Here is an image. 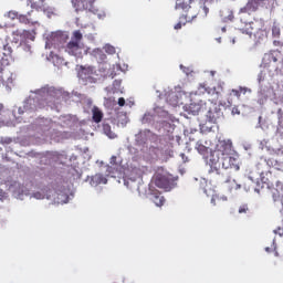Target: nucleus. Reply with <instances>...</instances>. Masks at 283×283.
Here are the masks:
<instances>
[{
  "mask_svg": "<svg viewBox=\"0 0 283 283\" xmlns=\"http://www.w3.org/2000/svg\"><path fill=\"white\" fill-rule=\"evenodd\" d=\"M240 156L233 149V143L231 139L219 140L216 145L214 151L211 154L208 164L210 165V174H216L217 180L219 182H230V191H238L241 186L231 181V177L227 169H234V171H240Z\"/></svg>",
  "mask_w": 283,
  "mask_h": 283,
  "instance_id": "obj_1",
  "label": "nucleus"
},
{
  "mask_svg": "<svg viewBox=\"0 0 283 283\" xmlns=\"http://www.w3.org/2000/svg\"><path fill=\"white\" fill-rule=\"evenodd\" d=\"M211 105H213L211 101L203 102L202 99L197 98L195 101L191 99L190 104H186L184 106V109L188 114H192V116H197L199 112H203V113H207L208 118H213L212 116L213 112L211 111Z\"/></svg>",
  "mask_w": 283,
  "mask_h": 283,
  "instance_id": "obj_2",
  "label": "nucleus"
},
{
  "mask_svg": "<svg viewBox=\"0 0 283 283\" xmlns=\"http://www.w3.org/2000/svg\"><path fill=\"white\" fill-rule=\"evenodd\" d=\"M81 41H83V33H81V30L74 31L72 41L66 45V52L71 54V56H82L83 46H81Z\"/></svg>",
  "mask_w": 283,
  "mask_h": 283,
  "instance_id": "obj_3",
  "label": "nucleus"
},
{
  "mask_svg": "<svg viewBox=\"0 0 283 283\" xmlns=\"http://www.w3.org/2000/svg\"><path fill=\"white\" fill-rule=\"evenodd\" d=\"M155 185L159 189H165L166 191H169L174 188V176L167 174V172H156L154 176Z\"/></svg>",
  "mask_w": 283,
  "mask_h": 283,
  "instance_id": "obj_4",
  "label": "nucleus"
},
{
  "mask_svg": "<svg viewBox=\"0 0 283 283\" xmlns=\"http://www.w3.org/2000/svg\"><path fill=\"white\" fill-rule=\"evenodd\" d=\"M71 3L75 12H83L87 10L93 14H98V8L94 6V3H96V0H71Z\"/></svg>",
  "mask_w": 283,
  "mask_h": 283,
  "instance_id": "obj_5",
  "label": "nucleus"
},
{
  "mask_svg": "<svg viewBox=\"0 0 283 283\" xmlns=\"http://www.w3.org/2000/svg\"><path fill=\"white\" fill-rule=\"evenodd\" d=\"M78 76L84 81H87V78H92V76H94V66H81Z\"/></svg>",
  "mask_w": 283,
  "mask_h": 283,
  "instance_id": "obj_6",
  "label": "nucleus"
},
{
  "mask_svg": "<svg viewBox=\"0 0 283 283\" xmlns=\"http://www.w3.org/2000/svg\"><path fill=\"white\" fill-rule=\"evenodd\" d=\"M150 200L154 202V205H156V207H163V205H165V198L163 195H160V192H154Z\"/></svg>",
  "mask_w": 283,
  "mask_h": 283,
  "instance_id": "obj_7",
  "label": "nucleus"
},
{
  "mask_svg": "<svg viewBox=\"0 0 283 283\" xmlns=\"http://www.w3.org/2000/svg\"><path fill=\"white\" fill-rule=\"evenodd\" d=\"M191 0H176V10H189Z\"/></svg>",
  "mask_w": 283,
  "mask_h": 283,
  "instance_id": "obj_8",
  "label": "nucleus"
},
{
  "mask_svg": "<svg viewBox=\"0 0 283 283\" xmlns=\"http://www.w3.org/2000/svg\"><path fill=\"white\" fill-rule=\"evenodd\" d=\"M92 114H93L94 123H101V120H103V111H101V108H98V106L93 107Z\"/></svg>",
  "mask_w": 283,
  "mask_h": 283,
  "instance_id": "obj_9",
  "label": "nucleus"
},
{
  "mask_svg": "<svg viewBox=\"0 0 283 283\" xmlns=\"http://www.w3.org/2000/svg\"><path fill=\"white\" fill-rule=\"evenodd\" d=\"M92 182L95 185H107V178L103 174H96L93 176Z\"/></svg>",
  "mask_w": 283,
  "mask_h": 283,
  "instance_id": "obj_10",
  "label": "nucleus"
},
{
  "mask_svg": "<svg viewBox=\"0 0 283 283\" xmlns=\"http://www.w3.org/2000/svg\"><path fill=\"white\" fill-rule=\"evenodd\" d=\"M103 132L108 138H116V133L112 132V126L109 124H103Z\"/></svg>",
  "mask_w": 283,
  "mask_h": 283,
  "instance_id": "obj_11",
  "label": "nucleus"
},
{
  "mask_svg": "<svg viewBox=\"0 0 283 283\" xmlns=\"http://www.w3.org/2000/svg\"><path fill=\"white\" fill-rule=\"evenodd\" d=\"M242 94H247V87L240 86L239 90L232 88L230 92V96H235L237 98H240Z\"/></svg>",
  "mask_w": 283,
  "mask_h": 283,
  "instance_id": "obj_12",
  "label": "nucleus"
},
{
  "mask_svg": "<svg viewBox=\"0 0 283 283\" xmlns=\"http://www.w3.org/2000/svg\"><path fill=\"white\" fill-rule=\"evenodd\" d=\"M196 149H197V151H199L201 154V156H205V154H207V151H209V148L200 142H197Z\"/></svg>",
  "mask_w": 283,
  "mask_h": 283,
  "instance_id": "obj_13",
  "label": "nucleus"
},
{
  "mask_svg": "<svg viewBox=\"0 0 283 283\" xmlns=\"http://www.w3.org/2000/svg\"><path fill=\"white\" fill-rule=\"evenodd\" d=\"M227 202V197H218V196H213L212 198H211V205H214V206H217V205H220V202Z\"/></svg>",
  "mask_w": 283,
  "mask_h": 283,
  "instance_id": "obj_14",
  "label": "nucleus"
},
{
  "mask_svg": "<svg viewBox=\"0 0 283 283\" xmlns=\"http://www.w3.org/2000/svg\"><path fill=\"white\" fill-rule=\"evenodd\" d=\"M259 166H256V168L254 170H252L250 174H253V171H255V175H250L249 178L252 180H255V178H258V176H264V171L258 169Z\"/></svg>",
  "mask_w": 283,
  "mask_h": 283,
  "instance_id": "obj_15",
  "label": "nucleus"
},
{
  "mask_svg": "<svg viewBox=\"0 0 283 283\" xmlns=\"http://www.w3.org/2000/svg\"><path fill=\"white\" fill-rule=\"evenodd\" d=\"M22 35L24 36V39H29L30 41H34V34H32V32L30 31H23Z\"/></svg>",
  "mask_w": 283,
  "mask_h": 283,
  "instance_id": "obj_16",
  "label": "nucleus"
},
{
  "mask_svg": "<svg viewBox=\"0 0 283 283\" xmlns=\"http://www.w3.org/2000/svg\"><path fill=\"white\" fill-rule=\"evenodd\" d=\"M239 213H249V206L242 205L241 207H239Z\"/></svg>",
  "mask_w": 283,
  "mask_h": 283,
  "instance_id": "obj_17",
  "label": "nucleus"
},
{
  "mask_svg": "<svg viewBox=\"0 0 283 283\" xmlns=\"http://www.w3.org/2000/svg\"><path fill=\"white\" fill-rule=\"evenodd\" d=\"M19 21H20V23H25V24L30 23L28 15H20Z\"/></svg>",
  "mask_w": 283,
  "mask_h": 283,
  "instance_id": "obj_18",
  "label": "nucleus"
},
{
  "mask_svg": "<svg viewBox=\"0 0 283 283\" xmlns=\"http://www.w3.org/2000/svg\"><path fill=\"white\" fill-rule=\"evenodd\" d=\"M242 34H248V36H253V29H243Z\"/></svg>",
  "mask_w": 283,
  "mask_h": 283,
  "instance_id": "obj_19",
  "label": "nucleus"
},
{
  "mask_svg": "<svg viewBox=\"0 0 283 283\" xmlns=\"http://www.w3.org/2000/svg\"><path fill=\"white\" fill-rule=\"evenodd\" d=\"M107 54H116V49L112 45L106 46Z\"/></svg>",
  "mask_w": 283,
  "mask_h": 283,
  "instance_id": "obj_20",
  "label": "nucleus"
},
{
  "mask_svg": "<svg viewBox=\"0 0 283 283\" xmlns=\"http://www.w3.org/2000/svg\"><path fill=\"white\" fill-rule=\"evenodd\" d=\"M33 198H36V200H43V195L41 192L33 193Z\"/></svg>",
  "mask_w": 283,
  "mask_h": 283,
  "instance_id": "obj_21",
  "label": "nucleus"
},
{
  "mask_svg": "<svg viewBox=\"0 0 283 283\" xmlns=\"http://www.w3.org/2000/svg\"><path fill=\"white\" fill-rule=\"evenodd\" d=\"M118 105H119V107H125V97L118 98Z\"/></svg>",
  "mask_w": 283,
  "mask_h": 283,
  "instance_id": "obj_22",
  "label": "nucleus"
},
{
  "mask_svg": "<svg viewBox=\"0 0 283 283\" xmlns=\"http://www.w3.org/2000/svg\"><path fill=\"white\" fill-rule=\"evenodd\" d=\"M182 28V23L181 22H178L176 25H175V30H180Z\"/></svg>",
  "mask_w": 283,
  "mask_h": 283,
  "instance_id": "obj_23",
  "label": "nucleus"
},
{
  "mask_svg": "<svg viewBox=\"0 0 283 283\" xmlns=\"http://www.w3.org/2000/svg\"><path fill=\"white\" fill-rule=\"evenodd\" d=\"M111 165H116V156H113V157L111 158Z\"/></svg>",
  "mask_w": 283,
  "mask_h": 283,
  "instance_id": "obj_24",
  "label": "nucleus"
},
{
  "mask_svg": "<svg viewBox=\"0 0 283 283\" xmlns=\"http://www.w3.org/2000/svg\"><path fill=\"white\" fill-rule=\"evenodd\" d=\"M232 114H233V115H235V114H240V109H238V108H235V107H234V108H232Z\"/></svg>",
  "mask_w": 283,
  "mask_h": 283,
  "instance_id": "obj_25",
  "label": "nucleus"
},
{
  "mask_svg": "<svg viewBox=\"0 0 283 283\" xmlns=\"http://www.w3.org/2000/svg\"><path fill=\"white\" fill-rule=\"evenodd\" d=\"M203 12H205V14H209V8L203 7Z\"/></svg>",
  "mask_w": 283,
  "mask_h": 283,
  "instance_id": "obj_26",
  "label": "nucleus"
},
{
  "mask_svg": "<svg viewBox=\"0 0 283 283\" xmlns=\"http://www.w3.org/2000/svg\"><path fill=\"white\" fill-rule=\"evenodd\" d=\"M9 14L12 17V19H14V17H17V13H14V12H10Z\"/></svg>",
  "mask_w": 283,
  "mask_h": 283,
  "instance_id": "obj_27",
  "label": "nucleus"
},
{
  "mask_svg": "<svg viewBox=\"0 0 283 283\" xmlns=\"http://www.w3.org/2000/svg\"><path fill=\"white\" fill-rule=\"evenodd\" d=\"M272 59H273L274 63H277V57L273 56Z\"/></svg>",
  "mask_w": 283,
  "mask_h": 283,
  "instance_id": "obj_28",
  "label": "nucleus"
},
{
  "mask_svg": "<svg viewBox=\"0 0 283 283\" xmlns=\"http://www.w3.org/2000/svg\"><path fill=\"white\" fill-rule=\"evenodd\" d=\"M180 69H181V70H186L185 66H182V65H180Z\"/></svg>",
  "mask_w": 283,
  "mask_h": 283,
  "instance_id": "obj_29",
  "label": "nucleus"
},
{
  "mask_svg": "<svg viewBox=\"0 0 283 283\" xmlns=\"http://www.w3.org/2000/svg\"><path fill=\"white\" fill-rule=\"evenodd\" d=\"M182 18L187 19V15H182L181 19H182Z\"/></svg>",
  "mask_w": 283,
  "mask_h": 283,
  "instance_id": "obj_30",
  "label": "nucleus"
},
{
  "mask_svg": "<svg viewBox=\"0 0 283 283\" xmlns=\"http://www.w3.org/2000/svg\"><path fill=\"white\" fill-rule=\"evenodd\" d=\"M184 72H186V74H187V70H184Z\"/></svg>",
  "mask_w": 283,
  "mask_h": 283,
  "instance_id": "obj_31",
  "label": "nucleus"
},
{
  "mask_svg": "<svg viewBox=\"0 0 283 283\" xmlns=\"http://www.w3.org/2000/svg\"><path fill=\"white\" fill-rule=\"evenodd\" d=\"M184 72H186V74H187V70H184Z\"/></svg>",
  "mask_w": 283,
  "mask_h": 283,
  "instance_id": "obj_32",
  "label": "nucleus"
},
{
  "mask_svg": "<svg viewBox=\"0 0 283 283\" xmlns=\"http://www.w3.org/2000/svg\"><path fill=\"white\" fill-rule=\"evenodd\" d=\"M184 72H186V74H187V70H184Z\"/></svg>",
  "mask_w": 283,
  "mask_h": 283,
  "instance_id": "obj_33",
  "label": "nucleus"
}]
</instances>
